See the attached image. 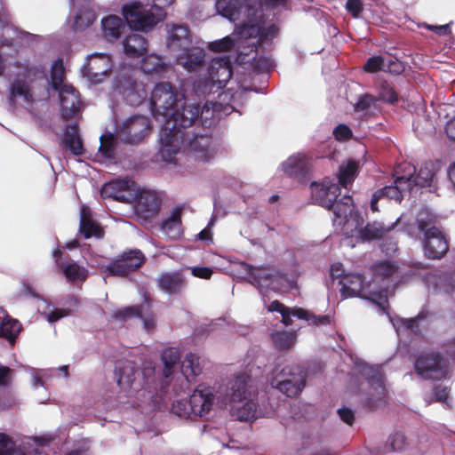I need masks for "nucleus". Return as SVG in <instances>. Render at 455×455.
Instances as JSON below:
<instances>
[{
  "label": "nucleus",
  "instance_id": "37998d69",
  "mask_svg": "<svg viewBox=\"0 0 455 455\" xmlns=\"http://www.w3.org/2000/svg\"><path fill=\"white\" fill-rule=\"evenodd\" d=\"M180 359V352L175 347H168L163 350L161 360L164 364L163 375L165 379L170 378Z\"/></svg>",
  "mask_w": 455,
  "mask_h": 455
},
{
  "label": "nucleus",
  "instance_id": "5fc2aeb1",
  "mask_svg": "<svg viewBox=\"0 0 455 455\" xmlns=\"http://www.w3.org/2000/svg\"><path fill=\"white\" fill-rule=\"evenodd\" d=\"M379 99L388 103H394L397 100V96L393 88L387 83L383 82L379 86Z\"/></svg>",
  "mask_w": 455,
  "mask_h": 455
},
{
  "label": "nucleus",
  "instance_id": "9b49d317",
  "mask_svg": "<svg viewBox=\"0 0 455 455\" xmlns=\"http://www.w3.org/2000/svg\"><path fill=\"white\" fill-rule=\"evenodd\" d=\"M232 76L231 60L228 56L212 60L208 76H200L193 84V91L198 97L216 93L222 89Z\"/></svg>",
  "mask_w": 455,
  "mask_h": 455
},
{
  "label": "nucleus",
  "instance_id": "39448f33",
  "mask_svg": "<svg viewBox=\"0 0 455 455\" xmlns=\"http://www.w3.org/2000/svg\"><path fill=\"white\" fill-rule=\"evenodd\" d=\"M155 372L152 362L143 363L142 368L138 370L134 363L126 361L116 367V376L119 387L134 397V405L155 409L162 401Z\"/></svg>",
  "mask_w": 455,
  "mask_h": 455
},
{
  "label": "nucleus",
  "instance_id": "052dcab7",
  "mask_svg": "<svg viewBox=\"0 0 455 455\" xmlns=\"http://www.w3.org/2000/svg\"><path fill=\"white\" fill-rule=\"evenodd\" d=\"M190 269L192 275L199 278L209 279L212 275V270L206 267H193Z\"/></svg>",
  "mask_w": 455,
  "mask_h": 455
},
{
  "label": "nucleus",
  "instance_id": "b1692460",
  "mask_svg": "<svg viewBox=\"0 0 455 455\" xmlns=\"http://www.w3.org/2000/svg\"><path fill=\"white\" fill-rule=\"evenodd\" d=\"M188 403L193 415L203 417L208 414L219 402L213 387L200 385L189 396Z\"/></svg>",
  "mask_w": 455,
  "mask_h": 455
},
{
  "label": "nucleus",
  "instance_id": "6ab92c4d",
  "mask_svg": "<svg viewBox=\"0 0 455 455\" xmlns=\"http://www.w3.org/2000/svg\"><path fill=\"white\" fill-rule=\"evenodd\" d=\"M149 129L148 118L143 116H132L118 127L116 136L126 143L135 144L145 138Z\"/></svg>",
  "mask_w": 455,
  "mask_h": 455
},
{
  "label": "nucleus",
  "instance_id": "ea45409f",
  "mask_svg": "<svg viewBox=\"0 0 455 455\" xmlns=\"http://www.w3.org/2000/svg\"><path fill=\"white\" fill-rule=\"evenodd\" d=\"M201 372V358L193 353L187 354L181 364V373L186 383H189L193 378Z\"/></svg>",
  "mask_w": 455,
  "mask_h": 455
},
{
  "label": "nucleus",
  "instance_id": "20e7f679",
  "mask_svg": "<svg viewBox=\"0 0 455 455\" xmlns=\"http://www.w3.org/2000/svg\"><path fill=\"white\" fill-rule=\"evenodd\" d=\"M124 19L114 14L102 18L101 34L108 41L119 39L128 26L138 31L147 32L162 22L165 17V11L157 4H150L143 0H132L122 7Z\"/></svg>",
  "mask_w": 455,
  "mask_h": 455
},
{
  "label": "nucleus",
  "instance_id": "6e6d98bb",
  "mask_svg": "<svg viewBox=\"0 0 455 455\" xmlns=\"http://www.w3.org/2000/svg\"><path fill=\"white\" fill-rule=\"evenodd\" d=\"M405 444V436L403 433L396 432L388 438V451H401Z\"/></svg>",
  "mask_w": 455,
  "mask_h": 455
},
{
  "label": "nucleus",
  "instance_id": "09e8293b",
  "mask_svg": "<svg viewBox=\"0 0 455 455\" xmlns=\"http://www.w3.org/2000/svg\"><path fill=\"white\" fill-rule=\"evenodd\" d=\"M64 64L61 59L56 60L51 68V77L49 84L53 90H59L63 84Z\"/></svg>",
  "mask_w": 455,
  "mask_h": 455
},
{
  "label": "nucleus",
  "instance_id": "49530a36",
  "mask_svg": "<svg viewBox=\"0 0 455 455\" xmlns=\"http://www.w3.org/2000/svg\"><path fill=\"white\" fill-rule=\"evenodd\" d=\"M355 111L361 118L374 115L376 111V99L370 94L361 96L355 104Z\"/></svg>",
  "mask_w": 455,
  "mask_h": 455
},
{
  "label": "nucleus",
  "instance_id": "393cba45",
  "mask_svg": "<svg viewBox=\"0 0 455 455\" xmlns=\"http://www.w3.org/2000/svg\"><path fill=\"white\" fill-rule=\"evenodd\" d=\"M399 277L398 266L391 261L384 260L375 263L371 268V281L375 280L377 287L384 288L386 291V303L387 302L388 289L391 283Z\"/></svg>",
  "mask_w": 455,
  "mask_h": 455
},
{
  "label": "nucleus",
  "instance_id": "e433bc0d",
  "mask_svg": "<svg viewBox=\"0 0 455 455\" xmlns=\"http://www.w3.org/2000/svg\"><path fill=\"white\" fill-rule=\"evenodd\" d=\"M140 68L145 74L164 76L169 69V65L158 55L148 54L143 57Z\"/></svg>",
  "mask_w": 455,
  "mask_h": 455
},
{
  "label": "nucleus",
  "instance_id": "58836bf2",
  "mask_svg": "<svg viewBox=\"0 0 455 455\" xmlns=\"http://www.w3.org/2000/svg\"><path fill=\"white\" fill-rule=\"evenodd\" d=\"M434 166L431 163H426L423 164L416 176L409 175L406 178H411L412 191L415 188H427L431 187L434 181Z\"/></svg>",
  "mask_w": 455,
  "mask_h": 455
},
{
  "label": "nucleus",
  "instance_id": "473e14b6",
  "mask_svg": "<svg viewBox=\"0 0 455 455\" xmlns=\"http://www.w3.org/2000/svg\"><path fill=\"white\" fill-rule=\"evenodd\" d=\"M181 211L182 208L177 206L161 224V231L168 239H176L181 234Z\"/></svg>",
  "mask_w": 455,
  "mask_h": 455
},
{
  "label": "nucleus",
  "instance_id": "dca6fc26",
  "mask_svg": "<svg viewBox=\"0 0 455 455\" xmlns=\"http://www.w3.org/2000/svg\"><path fill=\"white\" fill-rule=\"evenodd\" d=\"M112 69V60L108 54L94 52L87 57L83 66L82 75L92 84L101 83Z\"/></svg>",
  "mask_w": 455,
  "mask_h": 455
},
{
  "label": "nucleus",
  "instance_id": "0e129e2a",
  "mask_svg": "<svg viewBox=\"0 0 455 455\" xmlns=\"http://www.w3.org/2000/svg\"><path fill=\"white\" fill-rule=\"evenodd\" d=\"M68 315V311L67 309H54L50 310L46 317L49 323H54Z\"/></svg>",
  "mask_w": 455,
  "mask_h": 455
},
{
  "label": "nucleus",
  "instance_id": "2eb2a0df",
  "mask_svg": "<svg viewBox=\"0 0 455 455\" xmlns=\"http://www.w3.org/2000/svg\"><path fill=\"white\" fill-rule=\"evenodd\" d=\"M112 96L116 100L121 98L131 106H139L148 98V91L142 82L131 76H120L114 83Z\"/></svg>",
  "mask_w": 455,
  "mask_h": 455
},
{
  "label": "nucleus",
  "instance_id": "c756f323",
  "mask_svg": "<svg viewBox=\"0 0 455 455\" xmlns=\"http://www.w3.org/2000/svg\"><path fill=\"white\" fill-rule=\"evenodd\" d=\"M60 249L57 248L53 251V258L58 267L62 270L67 280L73 283L84 282L88 276V270L84 267L80 266L74 261L64 263L60 259Z\"/></svg>",
  "mask_w": 455,
  "mask_h": 455
},
{
  "label": "nucleus",
  "instance_id": "4468645a",
  "mask_svg": "<svg viewBox=\"0 0 455 455\" xmlns=\"http://www.w3.org/2000/svg\"><path fill=\"white\" fill-rule=\"evenodd\" d=\"M271 386L287 396L297 395L305 385V374L299 366H287L273 371Z\"/></svg>",
  "mask_w": 455,
  "mask_h": 455
},
{
  "label": "nucleus",
  "instance_id": "338daca9",
  "mask_svg": "<svg viewBox=\"0 0 455 455\" xmlns=\"http://www.w3.org/2000/svg\"><path fill=\"white\" fill-rule=\"evenodd\" d=\"M433 394L435 401L438 402H445L449 395L447 388L441 386L435 387Z\"/></svg>",
  "mask_w": 455,
  "mask_h": 455
},
{
  "label": "nucleus",
  "instance_id": "412c9836",
  "mask_svg": "<svg viewBox=\"0 0 455 455\" xmlns=\"http://www.w3.org/2000/svg\"><path fill=\"white\" fill-rule=\"evenodd\" d=\"M411 178L399 176L395 179L394 186H387L376 191L371 201V210L373 212L379 211V201L394 200L395 203H400L405 194L411 192Z\"/></svg>",
  "mask_w": 455,
  "mask_h": 455
},
{
  "label": "nucleus",
  "instance_id": "0eeeda50",
  "mask_svg": "<svg viewBox=\"0 0 455 455\" xmlns=\"http://www.w3.org/2000/svg\"><path fill=\"white\" fill-rule=\"evenodd\" d=\"M44 78V72L38 68L23 66L13 77L8 88V102L13 108H24L33 113L34 105L42 99L36 94L39 80Z\"/></svg>",
  "mask_w": 455,
  "mask_h": 455
},
{
  "label": "nucleus",
  "instance_id": "a878e982",
  "mask_svg": "<svg viewBox=\"0 0 455 455\" xmlns=\"http://www.w3.org/2000/svg\"><path fill=\"white\" fill-rule=\"evenodd\" d=\"M144 256L139 250L124 252L117 259L108 266H102L109 275L125 276L136 270L143 262Z\"/></svg>",
  "mask_w": 455,
  "mask_h": 455
},
{
  "label": "nucleus",
  "instance_id": "f3484780",
  "mask_svg": "<svg viewBox=\"0 0 455 455\" xmlns=\"http://www.w3.org/2000/svg\"><path fill=\"white\" fill-rule=\"evenodd\" d=\"M415 371L424 379H443L449 375L448 363L439 354H427L417 358Z\"/></svg>",
  "mask_w": 455,
  "mask_h": 455
},
{
  "label": "nucleus",
  "instance_id": "a211bd4d",
  "mask_svg": "<svg viewBox=\"0 0 455 455\" xmlns=\"http://www.w3.org/2000/svg\"><path fill=\"white\" fill-rule=\"evenodd\" d=\"M269 312H278L282 315V322L284 325L291 324V316L299 319L306 320L309 323L321 326L331 324V319L329 315H315L313 313L299 307H287L277 300L270 303L268 306Z\"/></svg>",
  "mask_w": 455,
  "mask_h": 455
},
{
  "label": "nucleus",
  "instance_id": "72a5a7b5",
  "mask_svg": "<svg viewBox=\"0 0 455 455\" xmlns=\"http://www.w3.org/2000/svg\"><path fill=\"white\" fill-rule=\"evenodd\" d=\"M146 39L138 34L132 33L123 41V47L126 56L129 58H139L147 51Z\"/></svg>",
  "mask_w": 455,
  "mask_h": 455
},
{
  "label": "nucleus",
  "instance_id": "7c9ffc66",
  "mask_svg": "<svg viewBox=\"0 0 455 455\" xmlns=\"http://www.w3.org/2000/svg\"><path fill=\"white\" fill-rule=\"evenodd\" d=\"M363 69L369 73L378 71L399 74L403 71V65L397 60H386L381 56H373L369 58L363 66Z\"/></svg>",
  "mask_w": 455,
  "mask_h": 455
},
{
  "label": "nucleus",
  "instance_id": "aec40b11",
  "mask_svg": "<svg viewBox=\"0 0 455 455\" xmlns=\"http://www.w3.org/2000/svg\"><path fill=\"white\" fill-rule=\"evenodd\" d=\"M134 212L141 222H147L160 208V200L156 191L141 188L137 185Z\"/></svg>",
  "mask_w": 455,
  "mask_h": 455
},
{
  "label": "nucleus",
  "instance_id": "603ef678",
  "mask_svg": "<svg viewBox=\"0 0 455 455\" xmlns=\"http://www.w3.org/2000/svg\"><path fill=\"white\" fill-rule=\"evenodd\" d=\"M0 455H24L15 444L4 434H0Z\"/></svg>",
  "mask_w": 455,
  "mask_h": 455
},
{
  "label": "nucleus",
  "instance_id": "3c124183",
  "mask_svg": "<svg viewBox=\"0 0 455 455\" xmlns=\"http://www.w3.org/2000/svg\"><path fill=\"white\" fill-rule=\"evenodd\" d=\"M20 32L12 24L0 25V42L3 45L12 44L19 37Z\"/></svg>",
  "mask_w": 455,
  "mask_h": 455
},
{
  "label": "nucleus",
  "instance_id": "a18cd8bd",
  "mask_svg": "<svg viewBox=\"0 0 455 455\" xmlns=\"http://www.w3.org/2000/svg\"><path fill=\"white\" fill-rule=\"evenodd\" d=\"M182 284V279L177 273H166L158 279L160 289L166 293L172 294L180 291Z\"/></svg>",
  "mask_w": 455,
  "mask_h": 455
},
{
  "label": "nucleus",
  "instance_id": "4be33fe9",
  "mask_svg": "<svg viewBox=\"0 0 455 455\" xmlns=\"http://www.w3.org/2000/svg\"><path fill=\"white\" fill-rule=\"evenodd\" d=\"M312 199L314 202L324 208L332 209L334 214L335 206L340 202L345 201L344 196L337 200L339 193V187L338 184L331 180H324L323 183H312L311 185Z\"/></svg>",
  "mask_w": 455,
  "mask_h": 455
},
{
  "label": "nucleus",
  "instance_id": "680f3d73",
  "mask_svg": "<svg viewBox=\"0 0 455 455\" xmlns=\"http://www.w3.org/2000/svg\"><path fill=\"white\" fill-rule=\"evenodd\" d=\"M338 414L340 419L348 425H352L355 419L354 411L347 407H343L338 410Z\"/></svg>",
  "mask_w": 455,
  "mask_h": 455
},
{
  "label": "nucleus",
  "instance_id": "ddd939ff",
  "mask_svg": "<svg viewBox=\"0 0 455 455\" xmlns=\"http://www.w3.org/2000/svg\"><path fill=\"white\" fill-rule=\"evenodd\" d=\"M349 358L354 364L355 374H361L366 379L370 388L367 397L368 403L371 407L378 406L377 403L381 402L386 395L380 367L368 365L355 355H350Z\"/></svg>",
  "mask_w": 455,
  "mask_h": 455
},
{
  "label": "nucleus",
  "instance_id": "5701e85b",
  "mask_svg": "<svg viewBox=\"0 0 455 455\" xmlns=\"http://www.w3.org/2000/svg\"><path fill=\"white\" fill-rule=\"evenodd\" d=\"M137 184L131 179L115 180L101 188L104 198H112L124 203L133 202L136 198Z\"/></svg>",
  "mask_w": 455,
  "mask_h": 455
},
{
  "label": "nucleus",
  "instance_id": "8fccbe9b",
  "mask_svg": "<svg viewBox=\"0 0 455 455\" xmlns=\"http://www.w3.org/2000/svg\"><path fill=\"white\" fill-rule=\"evenodd\" d=\"M272 339L279 349H289L296 343V335L293 332L277 331L272 334Z\"/></svg>",
  "mask_w": 455,
  "mask_h": 455
},
{
  "label": "nucleus",
  "instance_id": "2f4dec72",
  "mask_svg": "<svg viewBox=\"0 0 455 455\" xmlns=\"http://www.w3.org/2000/svg\"><path fill=\"white\" fill-rule=\"evenodd\" d=\"M309 159L306 155L298 153L282 163L281 169L288 176L304 175L309 168Z\"/></svg>",
  "mask_w": 455,
  "mask_h": 455
},
{
  "label": "nucleus",
  "instance_id": "6e6552de",
  "mask_svg": "<svg viewBox=\"0 0 455 455\" xmlns=\"http://www.w3.org/2000/svg\"><path fill=\"white\" fill-rule=\"evenodd\" d=\"M433 216L427 208L419 212L414 223H411L406 214L401 215L395 224H403L408 234L414 235L413 227L417 225L419 233H423V249L425 255L429 259H440L448 251V242L443 233L436 228L431 227Z\"/></svg>",
  "mask_w": 455,
  "mask_h": 455
},
{
  "label": "nucleus",
  "instance_id": "cd10ccee",
  "mask_svg": "<svg viewBox=\"0 0 455 455\" xmlns=\"http://www.w3.org/2000/svg\"><path fill=\"white\" fill-rule=\"evenodd\" d=\"M166 44L170 51L178 52L188 50L191 44L188 28L181 24H166Z\"/></svg>",
  "mask_w": 455,
  "mask_h": 455
},
{
  "label": "nucleus",
  "instance_id": "864d4df0",
  "mask_svg": "<svg viewBox=\"0 0 455 455\" xmlns=\"http://www.w3.org/2000/svg\"><path fill=\"white\" fill-rule=\"evenodd\" d=\"M235 45L233 38L229 36L222 39L211 42L208 48L212 52H222L231 49Z\"/></svg>",
  "mask_w": 455,
  "mask_h": 455
},
{
  "label": "nucleus",
  "instance_id": "de8ad7c7",
  "mask_svg": "<svg viewBox=\"0 0 455 455\" xmlns=\"http://www.w3.org/2000/svg\"><path fill=\"white\" fill-rule=\"evenodd\" d=\"M95 20V13L87 6L81 8L75 16L73 28L76 31H82L88 28Z\"/></svg>",
  "mask_w": 455,
  "mask_h": 455
},
{
  "label": "nucleus",
  "instance_id": "c03bdc74",
  "mask_svg": "<svg viewBox=\"0 0 455 455\" xmlns=\"http://www.w3.org/2000/svg\"><path fill=\"white\" fill-rule=\"evenodd\" d=\"M357 171L358 163L356 161L347 160L346 163H343L339 166L338 176L339 185L347 188V187L354 181Z\"/></svg>",
  "mask_w": 455,
  "mask_h": 455
},
{
  "label": "nucleus",
  "instance_id": "1a4fd4ad",
  "mask_svg": "<svg viewBox=\"0 0 455 455\" xmlns=\"http://www.w3.org/2000/svg\"><path fill=\"white\" fill-rule=\"evenodd\" d=\"M251 378L240 372L231 379L227 387L222 404H228L233 417L240 421H248L257 417V404L251 398Z\"/></svg>",
  "mask_w": 455,
  "mask_h": 455
},
{
  "label": "nucleus",
  "instance_id": "13d9d810",
  "mask_svg": "<svg viewBox=\"0 0 455 455\" xmlns=\"http://www.w3.org/2000/svg\"><path fill=\"white\" fill-rule=\"evenodd\" d=\"M172 411L180 418H187L193 415L192 411H190V404L188 403V405L186 402L180 400L173 403Z\"/></svg>",
  "mask_w": 455,
  "mask_h": 455
},
{
  "label": "nucleus",
  "instance_id": "69168bd1",
  "mask_svg": "<svg viewBox=\"0 0 455 455\" xmlns=\"http://www.w3.org/2000/svg\"><path fill=\"white\" fill-rule=\"evenodd\" d=\"M12 379L11 370L6 366H0V387H7Z\"/></svg>",
  "mask_w": 455,
  "mask_h": 455
},
{
  "label": "nucleus",
  "instance_id": "4d7b16f0",
  "mask_svg": "<svg viewBox=\"0 0 455 455\" xmlns=\"http://www.w3.org/2000/svg\"><path fill=\"white\" fill-rule=\"evenodd\" d=\"M114 317L120 320H126L132 317L142 318V314L137 307H127L116 311Z\"/></svg>",
  "mask_w": 455,
  "mask_h": 455
},
{
  "label": "nucleus",
  "instance_id": "774afa93",
  "mask_svg": "<svg viewBox=\"0 0 455 455\" xmlns=\"http://www.w3.org/2000/svg\"><path fill=\"white\" fill-rule=\"evenodd\" d=\"M445 132L450 139L455 140V116L447 122Z\"/></svg>",
  "mask_w": 455,
  "mask_h": 455
},
{
  "label": "nucleus",
  "instance_id": "f704fd0d",
  "mask_svg": "<svg viewBox=\"0 0 455 455\" xmlns=\"http://www.w3.org/2000/svg\"><path fill=\"white\" fill-rule=\"evenodd\" d=\"M177 62L188 70H193L204 62V52L196 47H188L176 57Z\"/></svg>",
  "mask_w": 455,
  "mask_h": 455
},
{
  "label": "nucleus",
  "instance_id": "4c0bfd02",
  "mask_svg": "<svg viewBox=\"0 0 455 455\" xmlns=\"http://www.w3.org/2000/svg\"><path fill=\"white\" fill-rule=\"evenodd\" d=\"M62 144L75 156H81L84 153L82 140L78 135L76 124L67 125L62 138Z\"/></svg>",
  "mask_w": 455,
  "mask_h": 455
},
{
  "label": "nucleus",
  "instance_id": "a19ab883",
  "mask_svg": "<svg viewBox=\"0 0 455 455\" xmlns=\"http://www.w3.org/2000/svg\"><path fill=\"white\" fill-rule=\"evenodd\" d=\"M20 331V323L6 315L5 312L0 308V337L6 338L12 344Z\"/></svg>",
  "mask_w": 455,
  "mask_h": 455
},
{
  "label": "nucleus",
  "instance_id": "c85d7f7f",
  "mask_svg": "<svg viewBox=\"0 0 455 455\" xmlns=\"http://www.w3.org/2000/svg\"><path fill=\"white\" fill-rule=\"evenodd\" d=\"M189 151L199 162H207L214 157L215 150L212 139L207 135H198L189 140Z\"/></svg>",
  "mask_w": 455,
  "mask_h": 455
},
{
  "label": "nucleus",
  "instance_id": "bb28decb",
  "mask_svg": "<svg viewBox=\"0 0 455 455\" xmlns=\"http://www.w3.org/2000/svg\"><path fill=\"white\" fill-rule=\"evenodd\" d=\"M58 91L62 119L69 121L76 118L81 109L78 92L71 84H63Z\"/></svg>",
  "mask_w": 455,
  "mask_h": 455
},
{
  "label": "nucleus",
  "instance_id": "f257e3e1",
  "mask_svg": "<svg viewBox=\"0 0 455 455\" xmlns=\"http://www.w3.org/2000/svg\"><path fill=\"white\" fill-rule=\"evenodd\" d=\"M149 107L155 119L162 124L160 155L164 161L172 163L180 151L189 128L198 115V108L169 82L155 84Z\"/></svg>",
  "mask_w": 455,
  "mask_h": 455
},
{
  "label": "nucleus",
  "instance_id": "79ce46f5",
  "mask_svg": "<svg viewBox=\"0 0 455 455\" xmlns=\"http://www.w3.org/2000/svg\"><path fill=\"white\" fill-rule=\"evenodd\" d=\"M100 145L95 158L98 162L106 163L114 159L115 156V137L113 134H102L100 137Z\"/></svg>",
  "mask_w": 455,
  "mask_h": 455
},
{
  "label": "nucleus",
  "instance_id": "f8f14e48",
  "mask_svg": "<svg viewBox=\"0 0 455 455\" xmlns=\"http://www.w3.org/2000/svg\"><path fill=\"white\" fill-rule=\"evenodd\" d=\"M249 282L263 293L268 290L288 291L297 283V275L280 274L269 267H249L247 269Z\"/></svg>",
  "mask_w": 455,
  "mask_h": 455
},
{
  "label": "nucleus",
  "instance_id": "f03ea898",
  "mask_svg": "<svg viewBox=\"0 0 455 455\" xmlns=\"http://www.w3.org/2000/svg\"><path fill=\"white\" fill-rule=\"evenodd\" d=\"M218 14L232 22L240 21L235 33L241 38H257L259 42L273 39L278 33L275 24L265 28L264 18L287 8V0H216Z\"/></svg>",
  "mask_w": 455,
  "mask_h": 455
},
{
  "label": "nucleus",
  "instance_id": "423d86ee",
  "mask_svg": "<svg viewBox=\"0 0 455 455\" xmlns=\"http://www.w3.org/2000/svg\"><path fill=\"white\" fill-rule=\"evenodd\" d=\"M333 226L346 236V243L354 247L360 242L371 241L383 235L393 227L386 228L382 223L373 222L363 227V219L355 209L351 197H345L335 206Z\"/></svg>",
  "mask_w": 455,
  "mask_h": 455
},
{
  "label": "nucleus",
  "instance_id": "c9c22d12",
  "mask_svg": "<svg viewBox=\"0 0 455 455\" xmlns=\"http://www.w3.org/2000/svg\"><path fill=\"white\" fill-rule=\"evenodd\" d=\"M80 232L85 238L95 236L100 238L103 232L100 226L92 219L90 209L83 205L80 209Z\"/></svg>",
  "mask_w": 455,
  "mask_h": 455
},
{
  "label": "nucleus",
  "instance_id": "7ed1b4c3",
  "mask_svg": "<svg viewBox=\"0 0 455 455\" xmlns=\"http://www.w3.org/2000/svg\"><path fill=\"white\" fill-rule=\"evenodd\" d=\"M330 274L333 280L338 279L340 285L339 293L342 299L360 298L376 303L383 313L387 314L390 323L399 333L406 331L411 334L419 333V327L423 321V316L419 314L417 317L411 319H403L392 317L387 312L386 308V291L384 288L377 287L375 280L371 281L366 276L355 273L346 272L343 265L334 263L331 266Z\"/></svg>",
  "mask_w": 455,
  "mask_h": 455
},
{
  "label": "nucleus",
  "instance_id": "e2e57ef3",
  "mask_svg": "<svg viewBox=\"0 0 455 455\" xmlns=\"http://www.w3.org/2000/svg\"><path fill=\"white\" fill-rule=\"evenodd\" d=\"M333 134L337 140H347L351 136V130L345 124H339L334 129Z\"/></svg>",
  "mask_w": 455,
  "mask_h": 455
},
{
  "label": "nucleus",
  "instance_id": "9d476101",
  "mask_svg": "<svg viewBox=\"0 0 455 455\" xmlns=\"http://www.w3.org/2000/svg\"><path fill=\"white\" fill-rule=\"evenodd\" d=\"M247 90H237L235 92L231 89L218 92V100H207L202 108L199 104L191 100L197 108L198 115L194 123L199 120L203 126L211 127L223 116L231 114L239 106V101Z\"/></svg>",
  "mask_w": 455,
  "mask_h": 455
},
{
  "label": "nucleus",
  "instance_id": "bf43d9fd",
  "mask_svg": "<svg viewBox=\"0 0 455 455\" xmlns=\"http://www.w3.org/2000/svg\"><path fill=\"white\" fill-rule=\"evenodd\" d=\"M346 8L354 17H357L363 10V4L361 0H347Z\"/></svg>",
  "mask_w": 455,
  "mask_h": 455
}]
</instances>
